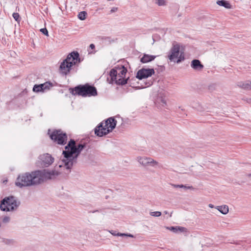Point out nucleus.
Segmentation results:
<instances>
[{"label":"nucleus","mask_w":251,"mask_h":251,"mask_svg":"<svg viewBox=\"0 0 251 251\" xmlns=\"http://www.w3.org/2000/svg\"><path fill=\"white\" fill-rule=\"evenodd\" d=\"M58 175V173L52 171L47 172L45 170H37L31 173H25L18 176L15 182L16 186L23 187L36 185L43 183L47 179H51L52 176Z\"/></svg>","instance_id":"nucleus-1"},{"label":"nucleus","mask_w":251,"mask_h":251,"mask_svg":"<svg viewBox=\"0 0 251 251\" xmlns=\"http://www.w3.org/2000/svg\"><path fill=\"white\" fill-rule=\"evenodd\" d=\"M79 62V53L77 51L72 52L61 62L59 71L61 75H66L69 74L73 66Z\"/></svg>","instance_id":"nucleus-2"},{"label":"nucleus","mask_w":251,"mask_h":251,"mask_svg":"<svg viewBox=\"0 0 251 251\" xmlns=\"http://www.w3.org/2000/svg\"><path fill=\"white\" fill-rule=\"evenodd\" d=\"M117 121L113 117L100 123L94 129L95 134L102 137L111 132L116 127Z\"/></svg>","instance_id":"nucleus-3"},{"label":"nucleus","mask_w":251,"mask_h":251,"mask_svg":"<svg viewBox=\"0 0 251 251\" xmlns=\"http://www.w3.org/2000/svg\"><path fill=\"white\" fill-rule=\"evenodd\" d=\"M127 72V69L121 65L115 69H112L109 73L112 83L114 82L118 85H125L127 83L129 77L125 78L124 77Z\"/></svg>","instance_id":"nucleus-4"},{"label":"nucleus","mask_w":251,"mask_h":251,"mask_svg":"<svg viewBox=\"0 0 251 251\" xmlns=\"http://www.w3.org/2000/svg\"><path fill=\"white\" fill-rule=\"evenodd\" d=\"M70 91L73 95H78L83 97L96 96L98 95L96 88L88 83L78 85L74 88H70Z\"/></svg>","instance_id":"nucleus-5"},{"label":"nucleus","mask_w":251,"mask_h":251,"mask_svg":"<svg viewBox=\"0 0 251 251\" xmlns=\"http://www.w3.org/2000/svg\"><path fill=\"white\" fill-rule=\"evenodd\" d=\"M65 151H63L62 154L63 158L61 160L60 163L59 164V167H65L69 171H71V169L73 166V155L74 149L71 146L68 147V145L65 147Z\"/></svg>","instance_id":"nucleus-6"},{"label":"nucleus","mask_w":251,"mask_h":251,"mask_svg":"<svg viewBox=\"0 0 251 251\" xmlns=\"http://www.w3.org/2000/svg\"><path fill=\"white\" fill-rule=\"evenodd\" d=\"M20 202L13 196L5 198L1 202L0 209L4 211H12L17 209Z\"/></svg>","instance_id":"nucleus-7"},{"label":"nucleus","mask_w":251,"mask_h":251,"mask_svg":"<svg viewBox=\"0 0 251 251\" xmlns=\"http://www.w3.org/2000/svg\"><path fill=\"white\" fill-rule=\"evenodd\" d=\"M50 136L51 140L57 142L58 144L64 145L67 143V135L61 130H54Z\"/></svg>","instance_id":"nucleus-8"},{"label":"nucleus","mask_w":251,"mask_h":251,"mask_svg":"<svg viewBox=\"0 0 251 251\" xmlns=\"http://www.w3.org/2000/svg\"><path fill=\"white\" fill-rule=\"evenodd\" d=\"M54 158L49 153L40 155L37 165L40 167H48L53 162Z\"/></svg>","instance_id":"nucleus-9"},{"label":"nucleus","mask_w":251,"mask_h":251,"mask_svg":"<svg viewBox=\"0 0 251 251\" xmlns=\"http://www.w3.org/2000/svg\"><path fill=\"white\" fill-rule=\"evenodd\" d=\"M137 159L138 162L144 167H155L159 164L157 161L150 157L139 156L137 158Z\"/></svg>","instance_id":"nucleus-10"},{"label":"nucleus","mask_w":251,"mask_h":251,"mask_svg":"<svg viewBox=\"0 0 251 251\" xmlns=\"http://www.w3.org/2000/svg\"><path fill=\"white\" fill-rule=\"evenodd\" d=\"M155 72L153 69L142 68L137 72L136 77L139 80H142L144 78L151 76Z\"/></svg>","instance_id":"nucleus-11"},{"label":"nucleus","mask_w":251,"mask_h":251,"mask_svg":"<svg viewBox=\"0 0 251 251\" xmlns=\"http://www.w3.org/2000/svg\"><path fill=\"white\" fill-rule=\"evenodd\" d=\"M52 86V83L50 82H46L40 84H35L33 87V91L36 93L45 92L49 91Z\"/></svg>","instance_id":"nucleus-12"},{"label":"nucleus","mask_w":251,"mask_h":251,"mask_svg":"<svg viewBox=\"0 0 251 251\" xmlns=\"http://www.w3.org/2000/svg\"><path fill=\"white\" fill-rule=\"evenodd\" d=\"M179 46L178 45H175L171 48L170 54L168 55V58L171 61L177 58L179 54Z\"/></svg>","instance_id":"nucleus-13"},{"label":"nucleus","mask_w":251,"mask_h":251,"mask_svg":"<svg viewBox=\"0 0 251 251\" xmlns=\"http://www.w3.org/2000/svg\"><path fill=\"white\" fill-rule=\"evenodd\" d=\"M85 147V144H79L74 149L73 165L77 163V158L82 150Z\"/></svg>","instance_id":"nucleus-14"},{"label":"nucleus","mask_w":251,"mask_h":251,"mask_svg":"<svg viewBox=\"0 0 251 251\" xmlns=\"http://www.w3.org/2000/svg\"><path fill=\"white\" fill-rule=\"evenodd\" d=\"M191 67L197 71H201L204 67V66L201 63L198 59H194L191 63Z\"/></svg>","instance_id":"nucleus-15"},{"label":"nucleus","mask_w":251,"mask_h":251,"mask_svg":"<svg viewBox=\"0 0 251 251\" xmlns=\"http://www.w3.org/2000/svg\"><path fill=\"white\" fill-rule=\"evenodd\" d=\"M237 86L244 90H250L251 89V81H239L237 83Z\"/></svg>","instance_id":"nucleus-16"},{"label":"nucleus","mask_w":251,"mask_h":251,"mask_svg":"<svg viewBox=\"0 0 251 251\" xmlns=\"http://www.w3.org/2000/svg\"><path fill=\"white\" fill-rule=\"evenodd\" d=\"M156 58V56L144 54L142 57L140 59V61L142 63H147L153 60Z\"/></svg>","instance_id":"nucleus-17"},{"label":"nucleus","mask_w":251,"mask_h":251,"mask_svg":"<svg viewBox=\"0 0 251 251\" xmlns=\"http://www.w3.org/2000/svg\"><path fill=\"white\" fill-rule=\"evenodd\" d=\"M216 208L223 214H226L228 212V206L226 205L218 206Z\"/></svg>","instance_id":"nucleus-18"},{"label":"nucleus","mask_w":251,"mask_h":251,"mask_svg":"<svg viewBox=\"0 0 251 251\" xmlns=\"http://www.w3.org/2000/svg\"><path fill=\"white\" fill-rule=\"evenodd\" d=\"M167 228L175 233H177L178 232H183L185 230V228L180 226H171L167 227Z\"/></svg>","instance_id":"nucleus-19"},{"label":"nucleus","mask_w":251,"mask_h":251,"mask_svg":"<svg viewBox=\"0 0 251 251\" xmlns=\"http://www.w3.org/2000/svg\"><path fill=\"white\" fill-rule=\"evenodd\" d=\"M217 3L219 5L224 6V7H225L226 8H231V5L228 1H226V0H218L217 1Z\"/></svg>","instance_id":"nucleus-20"},{"label":"nucleus","mask_w":251,"mask_h":251,"mask_svg":"<svg viewBox=\"0 0 251 251\" xmlns=\"http://www.w3.org/2000/svg\"><path fill=\"white\" fill-rule=\"evenodd\" d=\"M192 106L193 107V108H195L200 112H203L204 111V108L199 103L193 102L192 104Z\"/></svg>","instance_id":"nucleus-21"},{"label":"nucleus","mask_w":251,"mask_h":251,"mask_svg":"<svg viewBox=\"0 0 251 251\" xmlns=\"http://www.w3.org/2000/svg\"><path fill=\"white\" fill-rule=\"evenodd\" d=\"M171 185L174 187V188H183L184 189H192L194 190V188L192 186H187L186 185H183V184H172Z\"/></svg>","instance_id":"nucleus-22"},{"label":"nucleus","mask_w":251,"mask_h":251,"mask_svg":"<svg viewBox=\"0 0 251 251\" xmlns=\"http://www.w3.org/2000/svg\"><path fill=\"white\" fill-rule=\"evenodd\" d=\"M87 15V12L86 11H81L79 12L78 14V18L80 20H84L86 19V16Z\"/></svg>","instance_id":"nucleus-23"},{"label":"nucleus","mask_w":251,"mask_h":251,"mask_svg":"<svg viewBox=\"0 0 251 251\" xmlns=\"http://www.w3.org/2000/svg\"><path fill=\"white\" fill-rule=\"evenodd\" d=\"M112 234L113 235H117V236H127V237H133V236L131 234H126V233H118L117 234H116L115 233V232H111Z\"/></svg>","instance_id":"nucleus-24"},{"label":"nucleus","mask_w":251,"mask_h":251,"mask_svg":"<svg viewBox=\"0 0 251 251\" xmlns=\"http://www.w3.org/2000/svg\"><path fill=\"white\" fill-rule=\"evenodd\" d=\"M184 59H185V58H184V56L183 55V52H181L180 55L179 54V56L177 57V59L176 62L177 63H179L182 61L184 60Z\"/></svg>","instance_id":"nucleus-25"},{"label":"nucleus","mask_w":251,"mask_h":251,"mask_svg":"<svg viewBox=\"0 0 251 251\" xmlns=\"http://www.w3.org/2000/svg\"><path fill=\"white\" fill-rule=\"evenodd\" d=\"M150 214L154 217H159L161 215V212L160 211L151 212Z\"/></svg>","instance_id":"nucleus-26"},{"label":"nucleus","mask_w":251,"mask_h":251,"mask_svg":"<svg viewBox=\"0 0 251 251\" xmlns=\"http://www.w3.org/2000/svg\"><path fill=\"white\" fill-rule=\"evenodd\" d=\"M68 145V147L71 146L73 149H74L75 147L76 146L75 142L74 139H71L70 141L69 142Z\"/></svg>","instance_id":"nucleus-27"},{"label":"nucleus","mask_w":251,"mask_h":251,"mask_svg":"<svg viewBox=\"0 0 251 251\" xmlns=\"http://www.w3.org/2000/svg\"><path fill=\"white\" fill-rule=\"evenodd\" d=\"M156 3L159 6L164 5L166 4V0H156Z\"/></svg>","instance_id":"nucleus-28"},{"label":"nucleus","mask_w":251,"mask_h":251,"mask_svg":"<svg viewBox=\"0 0 251 251\" xmlns=\"http://www.w3.org/2000/svg\"><path fill=\"white\" fill-rule=\"evenodd\" d=\"M13 18L17 22L20 21V15L18 13H14L12 15Z\"/></svg>","instance_id":"nucleus-29"},{"label":"nucleus","mask_w":251,"mask_h":251,"mask_svg":"<svg viewBox=\"0 0 251 251\" xmlns=\"http://www.w3.org/2000/svg\"><path fill=\"white\" fill-rule=\"evenodd\" d=\"M40 30L43 34L48 36V31L46 28H41Z\"/></svg>","instance_id":"nucleus-30"},{"label":"nucleus","mask_w":251,"mask_h":251,"mask_svg":"<svg viewBox=\"0 0 251 251\" xmlns=\"http://www.w3.org/2000/svg\"><path fill=\"white\" fill-rule=\"evenodd\" d=\"M4 242L7 244H12L14 243V241L13 239H6Z\"/></svg>","instance_id":"nucleus-31"},{"label":"nucleus","mask_w":251,"mask_h":251,"mask_svg":"<svg viewBox=\"0 0 251 251\" xmlns=\"http://www.w3.org/2000/svg\"><path fill=\"white\" fill-rule=\"evenodd\" d=\"M3 222L6 223L9 222L10 221V218L9 217L5 216L3 219Z\"/></svg>","instance_id":"nucleus-32"},{"label":"nucleus","mask_w":251,"mask_h":251,"mask_svg":"<svg viewBox=\"0 0 251 251\" xmlns=\"http://www.w3.org/2000/svg\"><path fill=\"white\" fill-rule=\"evenodd\" d=\"M118 10V8L117 7H113L111 10H110V12L111 13H113V12H115L116 11H117Z\"/></svg>","instance_id":"nucleus-33"},{"label":"nucleus","mask_w":251,"mask_h":251,"mask_svg":"<svg viewBox=\"0 0 251 251\" xmlns=\"http://www.w3.org/2000/svg\"><path fill=\"white\" fill-rule=\"evenodd\" d=\"M152 81H149V82H147L146 83V85L147 86H151L152 84Z\"/></svg>","instance_id":"nucleus-34"},{"label":"nucleus","mask_w":251,"mask_h":251,"mask_svg":"<svg viewBox=\"0 0 251 251\" xmlns=\"http://www.w3.org/2000/svg\"><path fill=\"white\" fill-rule=\"evenodd\" d=\"M161 102L162 103V105L166 104V101L164 99H162L161 100Z\"/></svg>","instance_id":"nucleus-35"},{"label":"nucleus","mask_w":251,"mask_h":251,"mask_svg":"<svg viewBox=\"0 0 251 251\" xmlns=\"http://www.w3.org/2000/svg\"><path fill=\"white\" fill-rule=\"evenodd\" d=\"M90 48L91 49H94L95 48V46L94 45V44H91L90 45Z\"/></svg>","instance_id":"nucleus-36"},{"label":"nucleus","mask_w":251,"mask_h":251,"mask_svg":"<svg viewBox=\"0 0 251 251\" xmlns=\"http://www.w3.org/2000/svg\"><path fill=\"white\" fill-rule=\"evenodd\" d=\"M246 101L248 103H251V99H248Z\"/></svg>","instance_id":"nucleus-37"},{"label":"nucleus","mask_w":251,"mask_h":251,"mask_svg":"<svg viewBox=\"0 0 251 251\" xmlns=\"http://www.w3.org/2000/svg\"><path fill=\"white\" fill-rule=\"evenodd\" d=\"M208 206L209 207H210V208H213L214 207V205L213 204H211V203L209 204Z\"/></svg>","instance_id":"nucleus-38"},{"label":"nucleus","mask_w":251,"mask_h":251,"mask_svg":"<svg viewBox=\"0 0 251 251\" xmlns=\"http://www.w3.org/2000/svg\"><path fill=\"white\" fill-rule=\"evenodd\" d=\"M247 176H248V177H251V174H248V175H247Z\"/></svg>","instance_id":"nucleus-39"},{"label":"nucleus","mask_w":251,"mask_h":251,"mask_svg":"<svg viewBox=\"0 0 251 251\" xmlns=\"http://www.w3.org/2000/svg\"><path fill=\"white\" fill-rule=\"evenodd\" d=\"M164 213H165V214H169V213H168V212L167 211H164Z\"/></svg>","instance_id":"nucleus-40"},{"label":"nucleus","mask_w":251,"mask_h":251,"mask_svg":"<svg viewBox=\"0 0 251 251\" xmlns=\"http://www.w3.org/2000/svg\"><path fill=\"white\" fill-rule=\"evenodd\" d=\"M172 213H171L170 215H169V216L171 217L172 216Z\"/></svg>","instance_id":"nucleus-41"}]
</instances>
